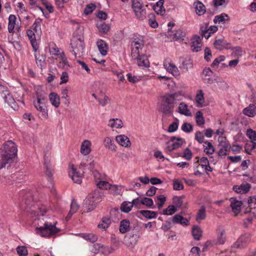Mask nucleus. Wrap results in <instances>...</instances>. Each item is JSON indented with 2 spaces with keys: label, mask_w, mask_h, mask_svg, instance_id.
<instances>
[{
  "label": "nucleus",
  "mask_w": 256,
  "mask_h": 256,
  "mask_svg": "<svg viewBox=\"0 0 256 256\" xmlns=\"http://www.w3.org/2000/svg\"><path fill=\"white\" fill-rule=\"evenodd\" d=\"M20 196L25 200L24 204L26 205L25 209L26 212L34 216H38V220H35V222L38 221L36 228V232L37 234H40L43 237H50L59 231V230L56 226V222L52 223L50 222V218L48 216H44V213H46L48 210L44 206L40 207H37L34 205L30 206V202L32 199L31 194L30 192L26 193V191H21Z\"/></svg>",
  "instance_id": "1"
},
{
  "label": "nucleus",
  "mask_w": 256,
  "mask_h": 256,
  "mask_svg": "<svg viewBox=\"0 0 256 256\" xmlns=\"http://www.w3.org/2000/svg\"><path fill=\"white\" fill-rule=\"evenodd\" d=\"M17 146L12 140L6 142L0 148V170L8 168L17 156Z\"/></svg>",
  "instance_id": "2"
},
{
  "label": "nucleus",
  "mask_w": 256,
  "mask_h": 256,
  "mask_svg": "<svg viewBox=\"0 0 256 256\" xmlns=\"http://www.w3.org/2000/svg\"><path fill=\"white\" fill-rule=\"evenodd\" d=\"M84 37L82 36H74L71 40L70 52L73 53L76 58H80L84 55Z\"/></svg>",
  "instance_id": "3"
},
{
  "label": "nucleus",
  "mask_w": 256,
  "mask_h": 256,
  "mask_svg": "<svg viewBox=\"0 0 256 256\" xmlns=\"http://www.w3.org/2000/svg\"><path fill=\"white\" fill-rule=\"evenodd\" d=\"M101 198L102 195L98 190H94L93 193L90 194L84 200V212H88L93 210Z\"/></svg>",
  "instance_id": "4"
},
{
  "label": "nucleus",
  "mask_w": 256,
  "mask_h": 256,
  "mask_svg": "<svg viewBox=\"0 0 256 256\" xmlns=\"http://www.w3.org/2000/svg\"><path fill=\"white\" fill-rule=\"evenodd\" d=\"M96 162L92 157L88 156L86 158L82 160L80 164V168L84 171L87 170L91 172L94 176L98 179L100 176V173L95 169Z\"/></svg>",
  "instance_id": "5"
},
{
  "label": "nucleus",
  "mask_w": 256,
  "mask_h": 256,
  "mask_svg": "<svg viewBox=\"0 0 256 256\" xmlns=\"http://www.w3.org/2000/svg\"><path fill=\"white\" fill-rule=\"evenodd\" d=\"M47 100L44 96H38L34 102V108L38 111L40 116L43 118H47L48 116L47 110Z\"/></svg>",
  "instance_id": "6"
},
{
  "label": "nucleus",
  "mask_w": 256,
  "mask_h": 256,
  "mask_svg": "<svg viewBox=\"0 0 256 256\" xmlns=\"http://www.w3.org/2000/svg\"><path fill=\"white\" fill-rule=\"evenodd\" d=\"M144 44L142 40L134 38L131 44V56L132 58H138L140 55L143 54L142 49Z\"/></svg>",
  "instance_id": "7"
},
{
  "label": "nucleus",
  "mask_w": 256,
  "mask_h": 256,
  "mask_svg": "<svg viewBox=\"0 0 256 256\" xmlns=\"http://www.w3.org/2000/svg\"><path fill=\"white\" fill-rule=\"evenodd\" d=\"M143 4L138 0H132V8L137 18L142 20L146 18V12L142 9Z\"/></svg>",
  "instance_id": "8"
},
{
  "label": "nucleus",
  "mask_w": 256,
  "mask_h": 256,
  "mask_svg": "<svg viewBox=\"0 0 256 256\" xmlns=\"http://www.w3.org/2000/svg\"><path fill=\"white\" fill-rule=\"evenodd\" d=\"M186 32L178 29L174 32H171L170 28H168V32L166 34V36L171 41H182L184 40V38L186 36Z\"/></svg>",
  "instance_id": "9"
},
{
  "label": "nucleus",
  "mask_w": 256,
  "mask_h": 256,
  "mask_svg": "<svg viewBox=\"0 0 256 256\" xmlns=\"http://www.w3.org/2000/svg\"><path fill=\"white\" fill-rule=\"evenodd\" d=\"M163 65L164 68H166L168 72L172 74L175 77H178L180 76V73L178 68L170 59H166L164 62Z\"/></svg>",
  "instance_id": "10"
},
{
  "label": "nucleus",
  "mask_w": 256,
  "mask_h": 256,
  "mask_svg": "<svg viewBox=\"0 0 256 256\" xmlns=\"http://www.w3.org/2000/svg\"><path fill=\"white\" fill-rule=\"evenodd\" d=\"M251 240V236L250 234H245L242 236L234 244V248H242L248 244Z\"/></svg>",
  "instance_id": "11"
},
{
  "label": "nucleus",
  "mask_w": 256,
  "mask_h": 256,
  "mask_svg": "<svg viewBox=\"0 0 256 256\" xmlns=\"http://www.w3.org/2000/svg\"><path fill=\"white\" fill-rule=\"evenodd\" d=\"M68 174L74 182L80 184L82 182V174L78 172L74 165L70 166Z\"/></svg>",
  "instance_id": "12"
},
{
  "label": "nucleus",
  "mask_w": 256,
  "mask_h": 256,
  "mask_svg": "<svg viewBox=\"0 0 256 256\" xmlns=\"http://www.w3.org/2000/svg\"><path fill=\"white\" fill-rule=\"evenodd\" d=\"M185 141L180 138H176L175 137H172L170 141L168 142V148L169 150L172 151L180 147Z\"/></svg>",
  "instance_id": "13"
},
{
  "label": "nucleus",
  "mask_w": 256,
  "mask_h": 256,
  "mask_svg": "<svg viewBox=\"0 0 256 256\" xmlns=\"http://www.w3.org/2000/svg\"><path fill=\"white\" fill-rule=\"evenodd\" d=\"M133 60L136 61L138 66L143 69L148 68L150 66V62L144 54L140 55L138 58H134Z\"/></svg>",
  "instance_id": "14"
},
{
  "label": "nucleus",
  "mask_w": 256,
  "mask_h": 256,
  "mask_svg": "<svg viewBox=\"0 0 256 256\" xmlns=\"http://www.w3.org/2000/svg\"><path fill=\"white\" fill-rule=\"evenodd\" d=\"M214 45L216 48L219 50H222L224 48L232 49L231 44L227 42L224 39H219L215 40Z\"/></svg>",
  "instance_id": "15"
},
{
  "label": "nucleus",
  "mask_w": 256,
  "mask_h": 256,
  "mask_svg": "<svg viewBox=\"0 0 256 256\" xmlns=\"http://www.w3.org/2000/svg\"><path fill=\"white\" fill-rule=\"evenodd\" d=\"M116 140L120 146L124 148H129L131 146L129 138L124 134L118 135L116 137Z\"/></svg>",
  "instance_id": "16"
},
{
  "label": "nucleus",
  "mask_w": 256,
  "mask_h": 256,
  "mask_svg": "<svg viewBox=\"0 0 256 256\" xmlns=\"http://www.w3.org/2000/svg\"><path fill=\"white\" fill-rule=\"evenodd\" d=\"M192 40L191 48L192 50L195 52L200 51L202 46L200 37L196 36L192 38Z\"/></svg>",
  "instance_id": "17"
},
{
  "label": "nucleus",
  "mask_w": 256,
  "mask_h": 256,
  "mask_svg": "<svg viewBox=\"0 0 256 256\" xmlns=\"http://www.w3.org/2000/svg\"><path fill=\"white\" fill-rule=\"evenodd\" d=\"M91 146L92 143L90 140H84L80 145V153L84 156L88 155L91 152Z\"/></svg>",
  "instance_id": "18"
},
{
  "label": "nucleus",
  "mask_w": 256,
  "mask_h": 256,
  "mask_svg": "<svg viewBox=\"0 0 256 256\" xmlns=\"http://www.w3.org/2000/svg\"><path fill=\"white\" fill-rule=\"evenodd\" d=\"M103 144L106 148L112 151L116 150V146L112 138L105 137L103 140Z\"/></svg>",
  "instance_id": "19"
},
{
  "label": "nucleus",
  "mask_w": 256,
  "mask_h": 256,
  "mask_svg": "<svg viewBox=\"0 0 256 256\" xmlns=\"http://www.w3.org/2000/svg\"><path fill=\"white\" fill-rule=\"evenodd\" d=\"M174 224H180L184 226H187L189 224V220L179 214L174 215L170 218Z\"/></svg>",
  "instance_id": "20"
},
{
  "label": "nucleus",
  "mask_w": 256,
  "mask_h": 256,
  "mask_svg": "<svg viewBox=\"0 0 256 256\" xmlns=\"http://www.w3.org/2000/svg\"><path fill=\"white\" fill-rule=\"evenodd\" d=\"M226 240V234L225 230L219 227L217 230V238L216 244H223Z\"/></svg>",
  "instance_id": "21"
},
{
  "label": "nucleus",
  "mask_w": 256,
  "mask_h": 256,
  "mask_svg": "<svg viewBox=\"0 0 256 256\" xmlns=\"http://www.w3.org/2000/svg\"><path fill=\"white\" fill-rule=\"evenodd\" d=\"M96 45L101 54L104 56L106 55L108 50L107 43L104 40H99L96 42Z\"/></svg>",
  "instance_id": "22"
},
{
  "label": "nucleus",
  "mask_w": 256,
  "mask_h": 256,
  "mask_svg": "<svg viewBox=\"0 0 256 256\" xmlns=\"http://www.w3.org/2000/svg\"><path fill=\"white\" fill-rule=\"evenodd\" d=\"M35 34L36 32L32 30H28L26 31L27 36L30 42L32 48L36 52L38 48V45L36 41Z\"/></svg>",
  "instance_id": "23"
},
{
  "label": "nucleus",
  "mask_w": 256,
  "mask_h": 256,
  "mask_svg": "<svg viewBox=\"0 0 256 256\" xmlns=\"http://www.w3.org/2000/svg\"><path fill=\"white\" fill-rule=\"evenodd\" d=\"M108 126L112 128H121L124 124L120 119L111 118L108 122Z\"/></svg>",
  "instance_id": "24"
},
{
  "label": "nucleus",
  "mask_w": 256,
  "mask_h": 256,
  "mask_svg": "<svg viewBox=\"0 0 256 256\" xmlns=\"http://www.w3.org/2000/svg\"><path fill=\"white\" fill-rule=\"evenodd\" d=\"M58 58L60 60L58 66L63 69L68 70L70 66L68 61L67 58L63 51L62 52L60 56Z\"/></svg>",
  "instance_id": "25"
},
{
  "label": "nucleus",
  "mask_w": 256,
  "mask_h": 256,
  "mask_svg": "<svg viewBox=\"0 0 256 256\" xmlns=\"http://www.w3.org/2000/svg\"><path fill=\"white\" fill-rule=\"evenodd\" d=\"M50 101L54 106L58 108L60 105V96L55 92H51L49 94Z\"/></svg>",
  "instance_id": "26"
},
{
  "label": "nucleus",
  "mask_w": 256,
  "mask_h": 256,
  "mask_svg": "<svg viewBox=\"0 0 256 256\" xmlns=\"http://www.w3.org/2000/svg\"><path fill=\"white\" fill-rule=\"evenodd\" d=\"M251 188L250 184H242L240 186H234L233 190L238 193L246 194L249 191Z\"/></svg>",
  "instance_id": "27"
},
{
  "label": "nucleus",
  "mask_w": 256,
  "mask_h": 256,
  "mask_svg": "<svg viewBox=\"0 0 256 256\" xmlns=\"http://www.w3.org/2000/svg\"><path fill=\"white\" fill-rule=\"evenodd\" d=\"M242 204V203L240 201L234 199L231 200L230 206L232 212L236 214L240 212Z\"/></svg>",
  "instance_id": "28"
},
{
  "label": "nucleus",
  "mask_w": 256,
  "mask_h": 256,
  "mask_svg": "<svg viewBox=\"0 0 256 256\" xmlns=\"http://www.w3.org/2000/svg\"><path fill=\"white\" fill-rule=\"evenodd\" d=\"M178 112L180 114L186 116H192V112L188 108V105L184 102H181L180 104L178 106Z\"/></svg>",
  "instance_id": "29"
},
{
  "label": "nucleus",
  "mask_w": 256,
  "mask_h": 256,
  "mask_svg": "<svg viewBox=\"0 0 256 256\" xmlns=\"http://www.w3.org/2000/svg\"><path fill=\"white\" fill-rule=\"evenodd\" d=\"M78 235L87 241H89L91 242H94L98 240V237L96 235L92 233H81L78 234Z\"/></svg>",
  "instance_id": "30"
},
{
  "label": "nucleus",
  "mask_w": 256,
  "mask_h": 256,
  "mask_svg": "<svg viewBox=\"0 0 256 256\" xmlns=\"http://www.w3.org/2000/svg\"><path fill=\"white\" fill-rule=\"evenodd\" d=\"M130 221L128 220H122L120 222L119 230L122 234H124L130 230Z\"/></svg>",
  "instance_id": "31"
},
{
  "label": "nucleus",
  "mask_w": 256,
  "mask_h": 256,
  "mask_svg": "<svg viewBox=\"0 0 256 256\" xmlns=\"http://www.w3.org/2000/svg\"><path fill=\"white\" fill-rule=\"evenodd\" d=\"M44 166L45 170V174L48 177V180H51L52 177V170L51 168L50 162L48 160H45Z\"/></svg>",
  "instance_id": "32"
},
{
  "label": "nucleus",
  "mask_w": 256,
  "mask_h": 256,
  "mask_svg": "<svg viewBox=\"0 0 256 256\" xmlns=\"http://www.w3.org/2000/svg\"><path fill=\"white\" fill-rule=\"evenodd\" d=\"M78 208H79V206L77 204L76 202V200H73L71 202L70 210L68 216L66 217V220H69L71 218L72 215L73 214H74V213H76L77 212V210H78Z\"/></svg>",
  "instance_id": "33"
},
{
  "label": "nucleus",
  "mask_w": 256,
  "mask_h": 256,
  "mask_svg": "<svg viewBox=\"0 0 256 256\" xmlns=\"http://www.w3.org/2000/svg\"><path fill=\"white\" fill-rule=\"evenodd\" d=\"M243 114L250 117H253L256 114V106L254 104H250L248 107L243 110Z\"/></svg>",
  "instance_id": "34"
},
{
  "label": "nucleus",
  "mask_w": 256,
  "mask_h": 256,
  "mask_svg": "<svg viewBox=\"0 0 256 256\" xmlns=\"http://www.w3.org/2000/svg\"><path fill=\"white\" fill-rule=\"evenodd\" d=\"M111 220L108 217H104L102 218L100 222L98 224V226L99 228L102 230H106L110 226Z\"/></svg>",
  "instance_id": "35"
},
{
  "label": "nucleus",
  "mask_w": 256,
  "mask_h": 256,
  "mask_svg": "<svg viewBox=\"0 0 256 256\" xmlns=\"http://www.w3.org/2000/svg\"><path fill=\"white\" fill-rule=\"evenodd\" d=\"M49 51L50 54L52 56H59L62 52L60 51V48L54 42H50L49 44Z\"/></svg>",
  "instance_id": "36"
},
{
  "label": "nucleus",
  "mask_w": 256,
  "mask_h": 256,
  "mask_svg": "<svg viewBox=\"0 0 256 256\" xmlns=\"http://www.w3.org/2000/svg\"><path fill=\"white\" fill-rule=\"evenodd\" d=\"M98 101L100 105L104 106L110 102V98L108 96L100 92L98 98Z\"/></svg>",
  "instance_id": "37"
},
{
  "label": "nucleus",
  "mask_w": 256,
  "mask_h": 256,
  "mask_svg": "<svg viewBox=\"0 0 256 256\" xmlns=\"http://www.w3.org/2000/svg\"><path fill=\"white\" fill-rule=\"evenodd\" d=\"M245 150L250 154H256V142H250L246 144L245 146Z\"/></svg>",
  "instance_id": "38"
},
{
  "label": "nucleus",
  "mask_w": 256,
  "mask_h": 256,
  "mask_svg": "<svg viewBox=\"0 0 256 256\" xmlns=\"http://www.w3.org/2000/svg\"><path fill=\"white\" fill-rule=\"evenodd\" d=\"M196 102L198 104V106L202 107L204 106V99L202 90H199L197 93L196 97Z\"/></svg>",
  "instance_id": "39"
},
{
  "label": "nucleus",
  "mask_w": 256,
  "mask_h": 256,
  "mask_svg": "<svg viewBox=\"0 0 256 256\" xmlns=\"http://www.w3.org/2000/svg\"><path fill=\"white\" fill-rule=\"evenodd\" d=\"M35 59L37 66L40 67V68L42 69L46 66V58L42 55H36L35 54Z\"/></svg>",
  "instance_id": "40"
},
{
  "label": "nucleus",
  "mask_w": 256,
  "mask_h": 256,
  "mask_svg": "<svg viewBox=\"0 0 256 256\" xmlns=\"http://www.w3.org/2000/svg\"><path fill=\"white\" fill-rule=\"evenodd\" d=\"M70 86H66L62 90V98L65 100L64 104L66 105H68L70 104V102L68 99V91L70 90Z\"/></svg>",
  "instance_id": "41"
},
{
  "label": "nucleus",
  "mask_w": 256,
  "mask_h": 256,
  "mask_svg": "<svg viewBox=\"0 0 256 256\" xmlns=\"http://www.w3.org/2000/svg\"><path fill=\"white\" fill-rule=\"evenodd\" d=\"M202 231L198 226H194L192 229V234L194 238L196 240H200L202 236Z\"/></svg>",
  "instance_id": "42"
},
{
  "label": "nucleus",
  "mask_w": 256,
  "mask_h": 256,
  "mask_svg": "<svg viewBox=\"0 0 256 256\" xmlns=\"http://www.w3.org/2000/svg\"><path fill=\"white\" fill-rule=\"evenodd\" d=\"M16 17L14 15L10 14L8 18V30L12 32L16 24Z\"/></svg>",
  "instance_id": "43"
},
{
  "label": "nucleus",
  "mask_w": 256,
  "mask_h": 256,
  "mask_svg": "<svg viewBox=\"0 0 256 256\" xmlns=\"http://www.w3.org/2000/svg\"><path fill=\"white\" fill-rule=\"evenodd\" d=\"M206 217V208L204 206H202L198 210L196 216V220L198 222H200L202 220L205 219Z\"/></svg>",
  "instance_id": "44"
},
{
  "label": "nucleus",
  "mask_w": 256,
  "mask_h": 256,
  "mask_svg": "<svg viewBox=\"0 0 256 256\" xmlns=\"http://www.w3.org/2000/svg\"><path fill=\"white\" fill-rule=\"evenodd\" d=\"M204 151L207 154H212L214 152V148L210 142L206 141L204 142Z\"/></svg>",
  "instance_id": "45"
},
{
  "label": "nucleus",
  "mask_w": 256,
  "mask_h": 256,
  "mask_svg": "<svg viewBox=\"0 0 256 256\" xmlns=\"http://www.w3.org/2000/svg\"><path fill=\"white\" fill-rule=\"evenodd\" d=\"M196 124L198 126L204 125L205 123V120L203 116V114L201 111L199 110L196 114Z\"/></svg>",
  "instance_id": "46"
},
{
  "label": "nucleus",
  "mask_w": 256,
  "mask_h": 256,
  "mask_svg": "<svg viewBox=\"0 0 256 256\" xmlns=\"http://www.w3.org/2000/svg\"><path fill=\"white\" fill-rule=\"evenodd\" d=\"M220 148L218 152V154L220 156H224L227 154V152L230 149V144L228 143H225L223 146H220Z\"/></svg>",
  "instance_id": "47"
},
{
  "label": "nucleus",
  "mask_w": 256,
  "mask_h": 256,
  "mask_svg": "<svg viewBox=\"0 0 256 256\" xmlns=\"http://www.w3.org/2000/svg\"><path fill=\"white\" fill-rule=\"evenodd\" d=\"M228 20V16L225 13H222L220 15L216 16L214 19V22L216 24L217 22L220 23L221 22H224Z\"/></svg>",
  "instance_id": "48"
},
{
  "label": "nucleus",
  "mask_w": 256,
  "mask_h": 256,
  "mask_svg": "<svg viewBox=\"0 0 256 256\" xmlns=\"http://www.w3.org/2000/svg\"><path fill=\"white\" fill-rule=\"evenodd\" d=\"M132 208V204L130 202H124L120 206V210L125 213L130 212Z\"/></svg>",
  "instance_id": "49"
},
{
  "label": "nucleus",
  "mask_w": 256,
  "mask_h": 256,
  "mask_svg": "<svg viewBox=\"0 0 256 256\" xmlns=\"http://www.w3.org/2000/svg\"><path fill=\"white\" fill-rule=\"evenodd\" d=\"M196 12L198 16L204 14L206 12L204 6L200 2H198L196 4Z\"/></svg>",
  "instance_id": "50"
},
{
  "label": "nucleus",
  "mask_w": 256,
  "mask_h": 256,
  "mask_svg": "<svg viewBox=\"0 0 256 256\" xmlns=\"http://www.w3.org/2000/svg\"><path fill=\"white\" fill-rule=\"evenodd\" d=\"M200 166L204 168L206 171L211 172L212 168H210L209 164L208 159L206 157H202L200 160Z\"/></svg>",
  "instance_id": "51"
},
{
  "label": "nucleus",
  "mask_w": 256,
  "mask_h": 256,
  "mask_svg": "<svg viewBox=\"0 0 256 256\" xmlns=\"http://www.w3.org/2000/svg\"><path fill=\"white\" fill-rule=\"evenodd\" d=\"M97 28L99 32L104 34L107 33L110 29L108 24H106L104 22H101L100 23L98 24Z\"/></svg>",
  "instance_id": "52"
},
{
  "label": "nucleus",
  "mask_w": 256,
  "mask_h": 256,
  "mask_svg": "<svg viewBox=\"0 0 256 256\" xmlns=\"http://www.w3.org/2000/svg\"><path fill=\"white\" fill-rule=\"evenodd\" d=\"M140 213L144 217L150 219L155 218L156 216V213L153 211L142 210L140 211Z\"/></svg>",
  "instance_id": "53"
},
{
  "label": "nucleus",
  "mask_w": 256,
  "mask_h": 256,
  "mask_svg": "<svg viewBox=\"0 0 256 256\" xmlns=\"http://www.w3.org/2000/svg\"><path fill=\"white\" fill-rule=\"evenodd\" d=\"M122 186L120 185H112L110 184L109 190L110 192L114 195L119 194L122 190Z\"/></svg>",
  "instance_id": "54"
},
{
  "label": "nucleus",
  "mask_w": 256,
  "mask_h": 256,
  "mask_svg": "<svg viewBox=\"0 0 256 256\" xmlns=\"http://www.w3.org/2000/svg\"><path fill=\"white\" fill-rule=\"evenodd\" d=\"M192 67V62L190 59H185L184 60L180 68H181L186 69L187 70L189 68H191Z\"/></svg>",
  "instance_id": "55"
},
{
  "label": "nucleus",
  "mask_w": 256,
  "mask_h": 256,
  "mask_svg": "<svg viewBox=\"0 0 256 256\" xmlns=\"http://www.w3.org/2000/svg\"><path fill=\"white\" fill-rule=\"evenodd\" d=\"M177 211V208L174 205L169 206L163 210V214L165 215H172Z\"/></svg>",
  "instance_id": "56"
},
{
  "label": "nucleus",
  "mask_w": 256,
  "mask_h": 256,
  "mask_svg": "<svg viewBox=\"0 0 256 256\" xmlns=\"http://www.w3.org/2000/svg\"><path fill=\"white\" fill-rule=\"evenodd\" d=\"M16 250L19 256H26L28 254V250L24 246H18Z\"/></svg>",
  "instance_id": "57"
},
{
  "label": "nucleus",
  "mask_w": 256,
  "mask_h": 256,
  "mask_svg": "<svg viewBox=\"0 0 256 256\" xmlns=\"http://www.w3.org/2000/svg\"><path fill=\"white\" fill-rule=\"evenodd\" d=\"M40 20L36 19L32 26V30L38 34L40 32Z\"/></svg>",
  "instance_id": "58"
},
{
  "label": "nucleus",
  "mask_w": 256,
  "mask_h": 256,
  "mask_svg": "<svg viewBox=\"0 0 256 256\" xmlns=\"http://www.w3.org/2000/svg\"><path fill=\"white\" fill-rule=\"evenodd\" d=\"M246 136L250 140V142H254L256 140V132L251 128L246 130Z\"/></svg>",
  "instance_id": "59"
},
{
  "label": "nucleus",
  "mask_w": 256,
  "mask_h": 256,
  "mask_svg": "<svg viewBox=\"0 0 256 256\" xmlns=\"http://www.w3.org/2000/svg\"><path fill=\"white\" fill-rule=\"evenodd\" d=\"M173 187L174 190H180L184 188V185L180 180H175L173 182Z\"/></svg>",
  "instance_id": "60"
},
{
  "label": "nucleus",
  "mask_w": 256,
  "mask_h": 256,
  "mask_svg": "<svg viewBox=\"0 0 256 256\" xmlns=\"http://www.w3.org/2000/svg\"><path fill=\"white\" fill-rule=\"evenodd\" d=\"M182 130L186 132L189 133L192 131L193 126L189 123L184 122L182 126Z\"/></svg>",
  "instance_id": "61"
},
{
  "label": "nucleus",
  "mask_w": 256,
  "mask_h": 256,
  "mask_svg": "<svg viewBox=\"0 0 256 256\" xmlns=\"http://www.w3.org/2000/svg\"><path fill=\"white\" fill-rule=\"evenodd\" d=\"M195 139L197 140L200 144H202V142L204 143L206 141H204V136L202 132L200 131H198L195 134Z\"/></svg>",
  "instance_id": "62"
},
{
  "label": "nucleus",
  "mask_w": 256,
  "mask_h": 256,
  "mask_svg": "<svg viewBox=\"0 0 256 256\" xmlns=\"http://www.w3.org/2000/svg\"><path fill=\"white\" fill-rule=\"evenodd\" d=\"M248 204L250 209L256 210V196L250 197L248 200Z\"/></svg>",
  "instance_id": "63"
},
{
  "label": "nucleus",
  "mask_w": 256,
  "mask_h": 256,
  "mask_svg": "<svg viewBox=\"0 0 256 256\" xmlns=\"http://www.w3.org/2000/svg\"><path fill=\"white\" fill-rule=\"evenodd\" d=\"M200 250L198 247L194 246L192 248L188 256H200Z\"/></svg>",
  "instance_id": "64"
}]
</instances>
